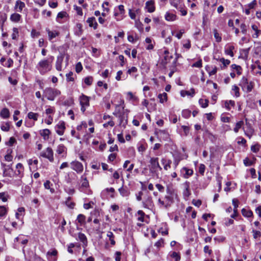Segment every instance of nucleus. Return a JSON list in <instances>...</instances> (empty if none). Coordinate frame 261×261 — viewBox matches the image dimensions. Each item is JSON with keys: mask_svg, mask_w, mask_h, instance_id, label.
Instances as JSON below:
<instances>
[{"mask_svg": "<svg viewBox=\"0 0 261 261\" xmlns=\"http://www.w3.org/2000/svg\"><path fill=\"white\" fill-rule=\"evenodd\" d=\"M73 9L76 11L77 15L82 16L83 15V11L81 7L77 6L76 5L73 6Z\"/></svg>", "mask_w": 261, "mask_h": 261, "instance_id": "obj_63", "label": "nucleus"}, {"mask_svg": "<svg viewBox=\"0 0 261 261\" xmlns=\"http://www.w3.org/2000/svg\"><path fill=\"white\" fill-rule=\"evenodd\" d=\"M103 119L104 120H109L108 122L104 123L103 124V126L105 128H107L109 125L111 127H113L115 125L114 122L112 120V118L109 115L105 114L103 117Z\"/></svg>", "mask_w": 261, "mask_h": 261, "instance_id": "obj_13", "label": "nucleus"}, {"mask_svg": "<svg viewBox=\"0 0 261 261\" xmlns=\"http://www.w3.org/2000/svg\"><path fill=\"white\" fill-rule=\"evenodd\" d=\"M235 106V102L233 100H226L224 102V107L226 108L227 110H230L232 107H234Z\"/></svg>", "mask_w": 261, "mask_h": 261, "instance_id": "obj_29", "label": "nucleus"}, {"mask_svg": "<svg viewBox=\"0 0 261 261\" xmlns=\"http://www.w3.org/2000/svg\"><path fill=\"white\" fill-rule=\"evenodd\" d=\"M21 18V16L19 14L14 13L11 15L10 19L11 21L16 23L19 21Z\"/></svg>", "mask_w": 261, "mask_h": 261, "instance_id": "obj_24", "label": "nucleus"}, {"mask_svg": "<svg viewBox=\"0 0 261 261\" xmlns=\"http://www.w3.org/2000/svg\"><path fill=\"white\" fill-rule=\"evenodd\" d=\"M12 150L11 149H8L7 151V154L5 155V161L7 162H11L12 160L13 157L11 155Z\"/></svg>", "mask_w": 261, "mask_h": 261, "instance_id": "obj_39", "label": "nucleus"}, {"mask_svg": "<svg viewBox=\"0 0 261 261\" xmlns=\"http://www.w3.org/2000/svg\"><path fill=\"white\" fill-rule=\"evenodd\" d=\"M10 198V195L7 192H1L0 193V200L3 202H6Z\"/></svg>", "mask_w": 261, "mask_h": 261, "instance_id": "obj_33", "label": "nucleus"}, {"mask_svg": "<svg viewBox=\"0 0 261 261\" xmlns=\"http://www.w3.org/2000/svg\"><path fill=\"white\" fill-rule=\"evenodd\" d=\"M165 18L168 21H173L177 19V16L174 14L167 12L165 14Z\"/></svg>", "mask_w": 261, "mask_h": 261, "instance_id": "obj_23", "label": "nucleus"}, {"mask_svg": "<svg viewBox=\"0 0 261 261\" xmlns=\"http://www.w3.org/2000/svg\"><path fill=\"white\" fill-rule=\"evenodd\" d=\"M244 125L243 121H240L238 122L235 126V127L233 129V130L235 133H238L239 130L242 127V126Z\"/></svg>", "mask_w": 261, "mask_h": 261, "instance_id": "obj_47", "label": "nucleus"}, {"mask_svg": "<svg viewBox=\"0 0 261 261\" xmlns=\"http://www.w3.org/2000/svg\"><path fill=\"white\" fill-rule=\"evenodd\" d=\"M56 152L58 154L63 156L66 152V148L64 145L60 144L57 147Z\"/></svg>", "mask_w": 261, "mask_h": 261, "instance_id": "obj_22", "label": "nucleus"}, {"mask_svg": "<svg viewBox=\"0 0 261 261\" xmlns=\"http://www.w3.org/2000/svg\"><path fill=\"white\" fill-rule=\"evenodd\" d=\"M242 213L243 216L247 218L251 217L253 216V213L251 210L243 208L242 210Z\"/></svg>", "mask_w": 261, "mask_h": 261, "instance_id": "obj_35", "label": "nucleus"}, {"mask_svg": "<svg viewBox=\"0 0 261 261\" xmlns=\"http://www.w3.org/2000/svg\"><path fill=\"white\" fill-rule=\"evenodd\" d=\"M50 185H51V183H50V181H49V180H46V181L44 183V188H45L46 189L49 190H50V192L51 193H54L55 190H54V189L50 188Z\"/></svg>", "mask_w": 261, "mask_h": 261, "instance_id": "obj_50", "label": "nucleus"}, {"mask_svg": "<svg viewBox=\"0 0 261 261\" xmlns=\"http://www.w3.org/2000/svg\"><path fill=\"white\" fill-rule=\"evenodd\" d=\"M7 211V208L6 206H0V217H3L6 215Z\"/></svg>", "mask_w": 261, "mask_h": 261, "instance_id": "obj_53", "label": "nucleus"}, {"mask_svg": "<svg viewBox=\"0 0 261 261\" xmlns=\"http://www.w3.org/2000/svg\"><path fill=\"white\" fill-rule=\"evenodd\" d=\"M219 61L222 64V65L221 66V69H224L230 63V60L228 59H225L223 58H220Z\"/></svg>", "mask_w": 261, "mask_h": 261, "instance_id": "obj_37", "label": "nucleus"}, {"mask_svg": "<svg viewBox=\"0 0 261 261\" xmlns=\"http://www.w3.org/2000/svg\"><path fill=\"white\" fill-rule=\"evenodd\" d=\"M181 115L185 118H188L191 116V111L188 110H184L182 111Z\"/></svg>", "mask_w": 261, "mask_h": 261, "instance_id": "obj_57", "label": "nucleus"}, {"mask_svg": "<svg viewBox=\"0 0 261 261\" xmlns=\"http://www.w3.org/2000/svg\"><path fill=\"white\" fill-rule=\"evenodd\" d=\"M45 31L48 35V39L50 42H54L53 39L60 35V32L56 30H50L48 28L45 29Z\"/></svg>", "mask_w": 261, "mask_h": 261, "instance_id": "obj_8", "label": "nucleus"}, {"mask_svg": "<svg viewBox=\"0 0 261 261\" xmlns=\"http://www.w3.org/2000/svg\"><path fill=\"white\" fill-rule=\"evenodd\" d=\"M55 112V109L54 107L48 106V108L45 110V113L47 115L54 114Z\"/></svg>", "mask_w": 261, "mask_h": 261, "instance_id": "obj_60", "label": "nucleus"}, {"mask_svg": "<svg viewBox=\"0 0 261 261\" xmlns=\"http://www.w3.org/2000/svg\"><path fill=\"white\" fill-rule=\"evenodd\" d=\"M83 25L81 23H78L76 24L75 27L74 28V33L77 36H81L83 34Z\"/></svg>", "mask_w": 261, "mask_h": 261, "instance_id": "obj_18", "label": "nucleus"}, {"mask_svg": "<svg viewBox=\"0 0 261 261\" xmlns=\"http://www.w3.org/2000/svg\"><path fill=\"white\" fill-rule=\"evenodd\" d=\"M68 14L65 11H61L58 13L56 17V21L59 23H61V19L67 17Z\"/></svg>", "mask_w": 261, "mask_h": 261, "instance_id": "obj_28", "label": "nucleus"}, {"mask_svg": "<svg viewBox=\"0 0 261 261\" xmlns=\"http://www.w3.org/2000/svg\"><path fill=\"white\" fill-rule=\"evenodd\" d=\"M40 135L46 140L48 138L50 132L48 129H44L40 131Z\"/></svg>", "mask_w": 261, "mask_h": 261, "instance_id": "obj_34", "label": "nucleus"}, {"mask_svg": "<svg viewBox=\"0 0 261 261\" xmlns=\"http://www.w3.org/2000/svg\"><path fill=\"white\" fill-rule=\"evenodd\" d=\"M158 98L160 99L161 103H164L167 100V94L166 93L164 92L158 95Z\"/></svg>", "mask_w": 261, "mask_h": 261, "instance_id": "obj_41", "label": "nucleus"}, {"mask_svg": "<svg viewBox=\"0 0 261 261\" xmlns=\"http://www.w3.org/2000/svg\"><path fill=\"white\" fill-rule=\"evenodd\" d=\"M231 93L233 96L239 97L240 96L239 87L236 85H233L231 88Z\"/></svg>", "mask_w": 261, "mask_h": 261, "instance_id": "obj_21", "label": "nucleus"}, {"mask_svg": "<svg viewBox=\"0 0 261 261\" xmlns=\"http://www.w3.org/2000/svg\"><path fill=\"white\" fill-rule=\"evenodd\" d=\"M252 29L254 31V33L252 34V37L254 38H257L261 34V30L258 29V27L255 24H252L251 25Z\"/></svg>", "mask_w": 261, "mask_h": 261, "instance_id": "obj_26", "label": "nucleus"}, {"mask_svg": "<svg viewBox=\"0 0 261 261\" xmlns=\"http://www.w3.org/2000/svg\"><path fill=\"white\" fill-rule=\"evenodd\" d=\"M76 220L81 225H84L86 223V217L83 214H79L77 217Z\"/></svg>", "mask_w": 261, "mask_h": 261, "instance_id": "obj_38", "label": "nucleus"}, {"mask_svg": "<svg viewBox=\"0 0 261 261\" xmlns=\"http://www.w3.org/2000/svg\"><path fill=\"white\" fill-rule=\"evenodd\" d=\"M122 74L123 72L121 70L117 71V75L115 77L116 80L118 81H119L121 80H125L126 78L124 76H122Z\"/></svg>", "mask_w": 261, "mask_h": 261, "instance_id": "obj_54", "label": "nucleus"}, {"mask_svg": "<svg viewBox=\"0 0 261 261\" xmlns=\"http://www.w3.org/2000/svg\"><path fill=\"white\" fill-rule=\"evenodd\" d=\"M195 94V91L194 89H191L189 91L181 90L180 91V95L182 97H185L186 95L193 97Z\"/></svg>", "mask_w": 261, "mask_h": 261, "instance_id": "obj_27", "label": "nucleus"}, {"mask_svg": "<svg viewBox=\"0 0 261 261\" xmlns=\"http://www.w3.org/2000/svg\"><path fill=\"white\" fill-rule=\"evenodd\" d=\"M78 238L79 240L82 242L84 245H86L87 243V238L85 234L83 233H79L78 234Z\"/></svg>", "mask_w": 261, "mask_h": 261, "instance_id": "obj_40", "label": "nucleus"}, {"mask_svg": "<svg viewBox=\"0 0 261 261\" xmlns=\"http://www.w3.org/2000/svg\"><path fill=\"white\" fill-rule=\"evenodd\" d=\"M25 4L21 1L18 0L16 2L14 9L16 11L21 12L22 9L25 7Z\"/></svg>", "mask_w": 261, "mask_h": 261, "instance_id": "obj_16", "label": "nucleus"}, {"mask_svg": "<svg viewBox=\"0 0 261 261\" xmlns=\"http://www.w3.org/2000/svg\"><path fill=\"white\" fill-rule=\"evenodd\" d=\"M191 41L189 39L185 40L183 41V47L187 49H189L191 48Z\"/></svg>", "mask_w": 261, "mask_h": 261, "instance_id": "obj_56", "label": "nucleus"}, {"mask_svg": "<svg viewBox=\"0 0 261 261\" xmlns=\"http://www.w3.org/2000/svg\"><path fill=\"white\" fill-rule=\"evenodd\" d=\"M234 49V46L232 45L227 44L224 48L225 54L232 57L234 56L233 50Z\"/></svg>", "mask_w": 261, "mask_h": 261, "instance_id": "obj_15", "label": "nucleus"}, {"mask_svg": "<svg viewBox=\"0 0 261 261\" xmlns=\"http://www.w3.org/2000/svg\"><path fill=\"white\" fill-rule=\"evenodd\" d=\"M0 116L3 119H8L10 117V112L8 109L3 108L0 112Z\"/></svg>", "mask_w": 261, "mask_h": 261, "instance_id": "obj_25", "label": "nucleus"}, {"mask_svg": "<svg viewBox=\"0 0 261 261\" xmlns=\"http://www.w3.org/2000/svg\"><path fill=\"white\" fill-rule=\"evenodd\" d=\"M253 237L254 239H256L258 238L261 237V232L258 230H256L254 229L252 230Z\"/></svg>", "mask_w": 261, "mask_h": 261, "instance_id": "obj_61", "label": "nucleus"}, {"mask_svg": "<svg viewBox=\"0 0 261 261\" xmlns=\"http://www.w3.org/2000/svg\"><path fill=\"white\" fill-rule=\"evenodd\" d=\"M2 130L5 132H8L10 129V124L9 122L3 123L1 126Z\"/></svg>", "mask_w": 261, "mask_h": 261, "instance_id": "obj_52", "label": "nucleus"}, {"mask_svg": "<svg viewBox=\"0 0 261 261\" xmlns=\"http://www.w3.org/2000/svg\"><path fill=\"white\" fill-rule=\"evenodd\" d=\"M137 215H138V221L142 222H143L144 221V216L145 215L144 213L142 211L139 210L137 212Z\"/></svg>", "mask_w": 261, "mask_h": 261, "instance_id": "obj_51", "label": "nucleus"}, {"mask_svg": "<svg viewBox=\"0 0 261 261\" xmlns=\"http://www.w3.org/2000/svg\"><path fill=\"white\" fill-rule=\"evenodd\" d=\"M80 105L81 106V110L84 113L86 111L87 108H88L89 105V100L90 97L82 94L79 97Z\"/></svg>", "mask_w": 261, "mask_h": 261, "instance_id": "obj_6", "label": "nucleus"}, {"mask_svg": "<svg viewBox=\"0 0 261 261\" xmlns=\"http://www.w3.org/2000/svg\"><path fill=\"white\" fill-rule=\"evenodd\" d=\"M107 237L109 238V240L111 242V244L112 245H114L115 244V241L114 240V234L112 232L108 231L107 234Z\"/></svg>", "mask_w": 261, "mask_h": 261, "instance_id": "obj_49", "label": "nucleus"}, {"mask_svg": "<svg viewBox=\"0 0 261 261\" xmlns=\"http://www.w3.org/2000/svg\"><path fill=\"white\" fill-rule=\"evenodd\" d=\"M86 22L88 23L90 27L93 28L94 30L97 29L98 24L94 17H89Z\"/></svg>", "mask_w": 261, "mask_h": 261, "instance_id": "obj_17", "label": "nucleus"}, {"mask_svg": "<svg viewBox=\"0 0 261 261\" xmlns=\"http://www.w3.org/2000/svg\"><path fill=\"white\" fill-rule=\"evenodd\" d=\"M214 37L216 39V41L217 42H220L221 41V40H222V38L220 36V35H219V34L218 33L216 29H214Z\"/></svg>", "mask_w": 261, "mask_h": 261, "instance_id": "obj_55", "label": "nucleus"}, {"mask_svg": "<svg viewBox=\"0 0 261 261\" xmlns=\"http://www.w3.org/2000/svg\"><path fill=\"white\" fill-rule=\"evenodd\" d=\"M127 99L133 103L134 105H135L139 101L138 98L134 95L132 92H128L127 93Z\"/></svg>", "mask_w": 261, "mask_h": 261, "instance_id": "obj_19", "label": "nucleus"}, {"mask_svg": "<svg viewBox=\"0 0 261 261\" xmlns=\"http://www.w3.org/2000/svg\"><path fill=\"white\" fill-rule=\"evenodd\" d=\"M38 116L39 115L38 113H35L32 112H30L28 114V117L30 119H33L34 121L37 120Z\"/></svg>", "mask_w": 261, "mask_h": 261, "instance_id": "obj_42", "label": "nucleus"}, {"mask_svg": "<svg viewBox=\"0 0 261 261\" xmlns=\"http://www.w3.org/2000/svg\"><path fill=\"white\" fill-rule=\"evenodd\" d=\"M71 167L77 172H81L83 170L82 164H71Z\"/></svg>", "mask_w": 261, "mask_h": 261, "instance_id": "obj_36", "label": "nucleus"}, {"mask_svg": "<svg viewBox=\"0 0 261 261\" xmlns=\"http://www.w3.org/2000/svg\"><path fill=\"white\" fill-rule=\"evenodd\" d=\"M74 76H76V75H74L73 73L70 71L66 74V81L67 82H73L74 81Z\"/></svg>", "mask_w": 261, "mask_h": 261, "instance_id": "obj_43", "label": "nucleus"}, {"mask_svg": "<svg viewBox=\"0 0 261 261\" xmlns=\"http://www.w3.org/2000/svg\"><path fill=\"white\" fill-rule=\"evenodd\" d=\"M61 93L59 90L51 87L46 88L43 90V96L50 101H54L57 97L61 95Z\"/></svg>", "mask_w": 261, "mask_h": 261, "instance_id": "obj_4", "label": "nucleus"}, {"mask_svg": "<svg viewBox=\"0 0 261 261\" xmlns=\"http://www.w3.org/2000/svg\"><path fill=\"white\" fill-rule=\"evenodd\" d=\"M119 191L120 194L123 197L127 196L128 195V192L127 191V190L123 188V187L119 188Z\"/></svg>", "mask_w": 261, "mask_h": 261, "instance_id": "obj_58", "label": "nucleus"}, {"mask_svg": "<svg viewBox=\"0 0 261 261\" xmlns=\"http://www.w3.org/2000/svg\"><path fill=\"white\" fill-rule=\"evenodd\" d=\"M169 255L171 257L172 261H179L180 259L179 254L176 252H170Z\"/></svg>", "mask_w": 261, "mask_h": 261, "instance_id": "obj_31", "label": "nucleus"}, {"mask_svg": "<svg viewBox=\"0 0 261 261\" xmlns=\"http://www.w3.org/2000/svg\"><path fill=\"white\" fill-rule=\"evenodd\" d=\"M167 195L164 197V200L161 198L158 199V204L160 207H167L171 205L173 202L174 193L167 188Z\"/></svg>", "mask_w": 261, "mask_h": 261, "instance_id": "obj_3", "label": "nucleus"}, {"mask_svg": "<svg viewBox=\"0 0 261 261\" xmlns=\"http://www.w3.org/2000/svg\"><path fill=\"white\" fill-rule=\"evenodd\" d=\"M12 39L15 40L18 36V30L16 28L13 29V33L11 35Z\"/></svg>", "mask_w": 261, "mask_h": 261, "instance_id": "obj_59", "label": "nucleus"}, {"mask_svg": "<svg viewBox=\"0 0 261 261\" xmlns=\"http://www.w3.org/2000/svg\"><path fill=\"white\" fill-rule=\"evenodd\" d=\"M261 149V146L258 143H255L251 146V150L254 153H258Z\"/></svg>", "mask_w": 261, "mask_h": 261, "instance_id": "obj_30", "label": "nucleus"}, {"mask_svg": "<svg viewBox=\"0 0 261 261\" xmlns=\"http://www.w3.org/2000/svg\"><path fill=\"white\" fill-rule=\"evenodd\" d=\"M199 103L202 108H205L208 106V100L201 98L199 100Z\"/></svg>", "mask_w": 261, "mask_h": 261, "instance_id": "obj_45", "label": "nucleus"}, {"mask_svg": "<svg viewBox=\"0 0 261 261\" xmlns=\"http://www.w3.org/2000/svg\"><path fill=\"white\" fill-rule=\"evenodd\" d=\"M155 135L160 140L168 141L169 139V135L166 130H156L155 132Z\"/></svg>", "mask_w": 261, "mask_h": 261, "instance_id": "obj_9", "label": "nucleus"}, {"mask_svg": "<svg viewBox=\"0 0 261 261\" xmlns=\"http://www.w3.org/2000/svg\"><path fill=\"white\" fill-rule=\"evenodd\" d=\"M164 240L163 239H161L159 240H158L155 244L154 246L158 248H159L160 247H162L164 245Z\"/></svg>", "mask_w": 261, "mask_h": 261, "instance_id": "obj_62", "label": "nucleus"}, {"mask_svg": "<svg viewBox=\"0 0 261 261\" xmlns=\"http://www.w3.org/2000/svg\"><path fill=\"white\" fill-rule=\"evenodd\" d=\"M205 69L208 72L210 75H213L217 73L218 68L215 66H207L205 67Z\"/></svg>", "mask_w": 261, "mask_h": 261, "instance_id": "obj_20", "label": "nucleus"}, {"mask_svg": "<svg viewBox=\"0 0 261 261\" xmlns=\"http://www.w3.org/2000/svg\"><path fill=\"white\" fill-rule=\"evenodd\" d=\"M87 124L86 122L85 121H82L80 125L77 126L76 129L77 130L80 131L81 130L83 129V128H87Z\"/></svg>", "mask_w": 261, "mask_h": 261, "instance_id": "obj_64", "label": "nucleus"}, {"mask_svg": "<svg viewBox=\"0 0 261 261\" xmlns=\"http://www.w3.org/2000/svg\"><path fill=\"white\" fill-rule=\"evenodd\" d=\"M25 214V208L23 207H19L15 213V217L17 219L20 220L23 223L22 218Z\"/></svg>", "mask_w": 261, "mask_h": 261, "instance_id": "obj_12", "label": "nucleus"}, {"mask_svg": "<svg viewBox=\"0 0 261 261\" xmlns=\"http://www.w3.org/2000/svg\"><path fill=\"white\" fill-rule=\"evenodd\" d=\"M84 83L87 86H90L93 81V77L91 76H88L86 77L83 80Z\"/></svg>", "mask_w": 261, "mask_h": 261, "instance_id": "obj_44", "label": "nucleus"}, {"mask_svg": "<svg viewBox=\"0 0 261 261\" xmlns=\"http://www.w3.org/2000/svg\"><path fill=\"white\" fill-rule=\"evenodd\" d=\"M145 8L149 13H152L155 10L154 2L153 0H149L145 3Z\"/></svg>", "mask_w": 261, "mask_h": 261, "instance_id": "obj_14", "label": "nucleus"}, {"mask_svg": "<svg viewBox=\"0 0 261 261\" xmlns=\"http://www.w3.org/2000/svg\"><path fill=\"white\" fill-rule=\"evenodd\" d=\"M123 104L124 101L121 100L120 104L116 105L115 110L114 112L113 113V114L114 115L119 118V119H120V123H122L123 120L124 119L123 113L124 109V106H123Z\"/></svg>", "mask_w": 261, "mask_h": 261, "instance_id": "obj_5", "label": "nucleus"}, {"mask_svg": "<svg viewBox=\"0 0 261 261\" xmlns=\"http://www.w3.org/2000/svg\"><path fill=\"white\" fill-rule=\"evenodd\" d=\"M239 85L241 87L243 91L248 93L252 91L255 84L253 81H249L246 76H243L240 81Z\"/></svg>", "mask_w": 261, "mask_h": 261, "instance_id": "obj_2", "label": "nucleus"}, {"mask_svg": "<svg viewBox=\"0 0 261 261\" xmlns=\"http://www.w3.org/2000/svg\"><path fill=\"white\" fill-rule=\"evenodd\" d=\"M54 60V56H48L47 58L39 61L36 65V68L41 75H45L51 70Z\"/></svg>", "mask_w": 261, "mask_h": 261, "instance_id": "obj_1", "label": "nucleus"}, {"mask_svg": "<svg viewBox=\"0 0 261 261\" xmlns=\"http://www.w3.org/2000/svg\"><path fill=\"white\" fill-rule=\"evenodd\" d=\"M65 129V124L64 122L62 121H59L55 127L56 133L60 136H62L64 134Z\"/></svg>", "mask_w": 261, "mask_h": 261, "instance_id": "obj_10", "label": "nucleus"}, {"mask_svg": "<svg viewBox=\"0 0 261 261\" xmlns=\"http://www.w3.org/2000/svg\"><path fill=\"white\" fill-rule=\"evenodd\" d=\"M232 69L237 71V73L238 75H240L242 73V68L240 66L237 65L236 64H232L231 66Z\"/></svg>", "mask_w": 261, "mask_h": 261, "instance_id": "obj_46", "label": "nucleus"}, {"mask_svg": "<svg viewBox=\"0 0 261 261\" xmlns=\"http://www.w3.org/2000/svg\"><path fill=\"white\" fill-rule=\"evenodd\" d=\"M64 58V54H60L57 58V60L56 62V69L58 71H61L62 70V64Z\"/></svg>", "mask_w": 261, "mask_h": 261, "instance_id": "obj_11", "label": "nucleus"}, {"mask_svg": "<svg viewBox=\"0 0 261 261\" xmlns=\"http://www.w3.org/2000/svg\"><path fill=\"white\" fill-rule=\"evenodd\" d=\"M41 157L47 159L50 162L54 161V153L52 149L50 147H47L45 150L42 151L40 153Z\"/></svg>", "mask_w": 261, "mask_h": 261, "instance_id": "obj_7", "label": "nucleus"}, {"mask_svg": "<svg viewBox=\"0 0 261 261\" xmlns=\"http://www.w3.org/2000/svg\"><path fill=\"white\" fill-rule=\"evenodd\" d=\"M143 206L145 208H149L153 205V202L151 197H148L145 201L143 202Z\"/></svg>", "mask_w": 261, "mask_h": 261, "instance_id": "obj_32", "label": "nucleus"}, {"mask_svg": "<svg viewBox=\"0 0 261 261\" xmlns=\"http://www.w3.org/2000/svg\"><path fill=\"white\" fill-rule=\"evenodd\" d=\"M158 232L161 233L162 235H166L168 234V228L166 224H164L163 227L158 230Z\"/></svg>", "mask_w": 261, "mask_h": 261, "instance_id": "obj_48", "label": "nucleus"}]
</instances>
